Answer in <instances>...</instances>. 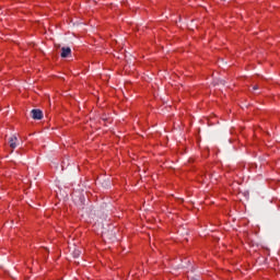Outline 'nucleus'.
<instances>
[{"label":"nucleus","mask_w":280,"mask_h":280,"mask_svg":"<svg viewBox=\"0 0 280 280\" xmlns=\"http://www.w3.org/2000/svg\"><path fill=\"white\" fill-rule=\"evenodd\" d=\"M257 89H259L258 85H254V86H253V91H257Z\"/></svg>","instance_id":"obj_4"},{"label":"nucleus","mask_w":280,"mask_h":280,"mask_svg":"<svg viewBox=\"0 0 280 280\" xmlns=\"http://www.w3.org/2000/svg\"><path fill=\"white\" fill-rule=\"evenodd\" d=\"M71 54V48L70 47H62L61 48V58H69Z\"/></svg>","instance_id":"obj_2"},{"label":"nucleus","mask_w":280,"mask_h":280,"mask_svg":"<svg viewBox=\"0 0 280 280\" xmlns=\"http://www.w3.org/2000/svg\"><path fill=\"white\" fill-rule=\"evenodd\" d=\"M33 119H43V112L40 109L32 110Z\"/></svg>","instance_id":"obj_1"},{"label":"nucleus","mask_w":280,"mask_h":280,"mask_svg":"<svg viewBox=\"0 0 280 280\" xmlns=\"http://www.w3.org/2000/svg\"><path fill=\"white\" fill-rule=\"evenodd\" d=\"M16 141H18L16 136H13L10 138L9 145H10L11 150H14L16 148Z\"/></svg>","instance_id":"obj_3"}]
</instances>
